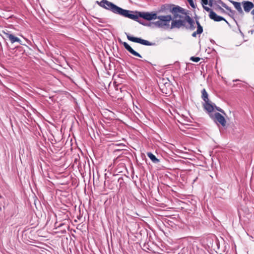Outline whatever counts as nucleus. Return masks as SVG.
<instances>
[{
  "mask_svg": "<svg viewBox=\"0 0 254 254\" xmlns=\"http://www.w3.org/2000/svg\"><path fill=\"white\" fill-rule=\"evenodd\" d=\"M98 4L105 9L112 11L113 12L120 14L126 17L129 18L134 20L137 21L139 16V12H133L130 10L124 9L107 0H102L101 2L97 1Z\"/></svg>",
  "mask_w": 254,
  "mask_h": 254,
  "instance_id": "f257e3e1",
  "label": "nucleus"
},
{
  "mask_svg": "<svg viewBox=\"0 0 254 254\" xmlns=\"http://www.w3.org/2000/svg\"><path fill=\"white\" fill-rule=\"evenodd\" d=\"M157 19L158 20L152 24L157 27L163 29L168 28L170 26V23L172 20L170 15L157 16Z\"/></svg>",
  "mask_w": 254,
  "mask_h": 254,
  "instance_id": "f03ea898",
  "label": "nucleus"
},
{
  "mask_svg": "<svg viewBox=\"0 0 254 254\" xmlns=\"http://www.w3.org/2000/svg\"><path fill=\"white\" fill-rule=\"evenodd\" d=\"M210 118L216 123L218 122L223 127L226 126V121L224 117L220 113H216L214 114H210Z\"/></svg>",
  "mask_w": 254,
  "mask_h": 254,
  "instance_id": "7ed1b4c3",
  "label": "nucleus"
},
{
  "mask_svg": "<svg viewBox=\"0 0 254 254\" xmlns=\"http://www.w3.org/2000/svg\"><path fill=\"white\" fill-rule=\"evenodd\" d=\"M1 33L4 35L3 37V38L8 39L12 44L15 42H18L20 44H22L21 43V41L18 37L14 36L12 34H10L7 30H3L1 31Z\"/></svg>",
  "mask_w": 254,
  "mask_h": 254,
  "instance_id": "20e7f679",
  "label": "nucleus"
},
{
  "mask_svg": "<svg viewBox=\"0 0 254 254\" xmlns=\"http://www.w3.org/2000/svg\"><path fill=\"white\" fill-rule=\"evenodd\" d=\"M127 35L128 40L132 42L140 43L142 45L146 46H151L153 45V44H152L151 43L147 40H143L139 38L132 37L128 34H127Z\"/></svg>",
  "mask_w": 254,
  "mask_h": 254,
  "instance_id": "39448f33",
  "label": "nucleus"
},
{
  "mask_svg": "<svg viewBox=\"0 0 254 254\" xmlns=\"http://www.w3.org/2000/svg\"><path fill=\"white\" fill-rule=\"evenodd\" d=\"M171 12L173 14L175 18H182L181 14H186L184 9L179 6L174 7L171 10Z\"/></svg>",
  "mask_w": 254,
  "mask_h": 254,
  "instance_id": "423d86ee",
  "label": "nucleus"
},
{
  "mask_svg": "<svg viewBox=\"0 0 254 254\" xmlns=\"http://www.w3.org/2000/svg\"><path fill=\"white\" fill-rule=\"evenodd\" d=\"M138 14L140 17H142L147 20L156 19L157 17V14L153 12H139Z\"/></svg>",
  "mask_w": 254,
  "mask_h": 254,
  "instance_id": "0eeeda50",
  "label": "nucleus"
},
{
  "mask_svg": "<svg viewBox=\"0 0 254 254\" xmlns=\"http://www.w3.org/2000/svg\"><path fill=\"white\" fill-rule=\"evenodd\" d=\"M184 20H174L171 22V29L177 28H179L184 25Z\"/></svg>",
  "mask_w": 254,
  "mask_h": 254,
  "instance_id": "6e6552de",
  "label": "nucleus"
},
{
  "mask_svg": "<svg viewBox=\"0 0 254 254\" xmlns=\"http://www.w3.org/2000/svg\"><path fill=\"white\" fill-rule=\"evenodd\" d=\"M209 17L211 19H213L215 21H220L221 20H224L226 22H227V21L223 17L217 15V14L213 11H210V13H209Z\"/></svg>",
  "mask_w": 254,
  "mask_h": 254,
  "instance_id": "1a4fd4ad",
  "label": "nucleus"
},
{
  "mask_svg": "<svg viewBox=\"0 0 254 254\" xmlns=\"http://www.w3.org/2000/svg\"><path fill=\"white\" fill-rule=\"evenodd\" d=\"M123 45L127 50L130 53L135 56L141 58V55L137 52H135L132 48L126 42H124Z\"/></svg>",
  "mask_w": 254,
  "mask_h": 254,
  "instance_id": "9d476101",
  "label": "nucleus"
},
{
  "mask_svg": "<svg viewBox=\"0 0 254 254\" xmlns=\"http://www.w3.org/2000/svg\"><path fill=\"white\" fill-rule=\"evenodd\" d=\"M203 107L205 110L209 113H211L214 108V106L211 104L210 101L205 102V103L203 104Z\"/></svg>",
  "mask_w": 254,
  "mask_h": 254,
  "instance_id": "9b49d317",
  "label": "nucleus"
},
{
  "mask_svg": "<svg viewBox=\"0 0 254 254\" xmlns=\"http://www.w3.org/2000/svg\"><path fill=\"white\" fill-rule=\"evenodd\" d=\"M244 9L245 11L249 12L250 10L254 7V4L250 1H244L243 2Z\"/></svg>",
  "mask_w": 254,
  "mask_h": 254,
  "instance_id": "f8f14e48",
  "label": "nucleus"
},
{
  "mask_svg": "<svg viewBox=\"0 0 254 254\" xmlns=\"http://www.w3.org/2000/svg\"><path fill=\"white\" fill-rule=\"evenodd\" d=\"M185 20L189 24V28L190 30H193L195 28V23L194 21L188 15L185 17Z\"/></svg>",
  "mask_w": 254,
  "mask_h": 254,
  "instance_id": "ddd939ff",
  "label": "nucleus"
},
{
  "mask_svg": "<svg viewBox=\"0 0 254 254\" xmlns=\"http://www.w3.org/2000/svg\"><path fill=\"white\" fill-rule=\"evenodd\" d=\"M235 8L240 13H243V11L241 7V3L238 2L231 1Z\"/></svg>",
  "mask_w": 254,
  "mask_h": 254,
  "instance_id": "4468645a",
  "label": "nucleus"
},
{
  "mask_svg": "<svg viewBox=\"0 0 254 254\" xmlns=\"http://www.w3.org/2000/svg\"><path fill=\"white\" fill-rule=\"evenodd\" d=\"M147 156L151 159V160L155 163H158L159 162V160L158 159L155 155H154L151 152H148L147 153Z\"/></svg>",
  "mask_w": 254,
  "mask_h": 254,
  "instance_id": "2eb2a0df",
  "label": "nucleus"
},
{
  "mask_svg": "<svg viewBox=\"0 0 254 254\" xmlns=\"http://www.w3.org/2000/svg\"><path fill=\"white\" fill-rule=\"evenodd\" d=\"M202 98L204 102H207L208 101H209L208 98V94L204 89H203L202 91Z\"/></svg>",
  "mask_w": 254,
  "mask_h": 254,
  "instance_id": "dca6fc26",
  "label": "nucleus"
},
{
  "mask_svg": "<svg viewBox=\"0 0 254 254\" xmlns=\"http://www.w3.org/2000/svg\"><path fill=\"white\" fill-rule=\"evenodd\" d=\"M196 24L197 25V29L196 31V33H197V34H201L203 31V28L200 25V23L198 21H196Z\"/></svg>",
  "mask_w": 254,
  "mask_h": 254,
  "instance_id": "f3484780",
  "label": "nucleus"
},
{
  "mask_svg": "<svg viewBox=\"0 0 254 254\" xmlns=\"http://www.w3.org/2000/svg\"><path fill=\"white\" fill-rule=\"evenodd\" d=\"M190 60L193 62H198L200 61V59L198 57H191L190 59Z\"/></svg>",
  "mask_w": 254,
  "mask_h": 254,
  "instance_id": "a211bd4d",
  "label": "nucleus"
},
{
  "mask_svg": "<svg viewBox=\"0 0 254 254\" xmlns=\"http://www.w3.org/2000/svg\"><path fill=\"white\" fill-rule=\"evenodd\" d=\"M117 146H118L119 147V148L116 149L115 150H124V147H125V145L123 144H120V145H117Z\"/></svg>",
  "mask_w": 254,
  "mask_h": 254,
  "instance_id": "6ab92c4d",
  "label": "nucleus"
},
{
  "mask_svg": "<svg viewBox=\"0 0 254 254\" xmlns=\"http://www.w3.org/2000/svg\"><path fill=\"white\" fill-rule=\"evenodd\" d=\"M188 2H189L190 5L193 7V8H195V4L193 2V0H188Z\"/></svg>",
  "mask_w": 254,
  "mask_h": 254,
  "instance_id": "aec40b11",
  "label": "nucleus"
},
{
  "mask_svg": "<svg viewBox=\"0 0 254 254\" xmlns=\"http://www.w3.org/2000/svg\"><path fill=\"white\" fill-rule=\"evenodd\" d=\"M203 8L206 10L207 11H208L209 12V13H210V11H212L210 8H209L207 6H204V5H203Z\"/></svg>",
  "mask_w": 254,
  "mask_h": 254,
  "instance_id": "412c9836",
  "label": "nucleus"
},
{
  "mask_svg": "<svg viewBox=\"0 0 254 254\" xmlns=\"http://www.w3.org/2000/svg\"><path fill=\"white\" fill-rule=\"evenodd\" d=\"M215 107L217 111H218L220 112L221 113H223V114H225V113L224 111L222 109H220V108L217 107H216V106H215Z\"/></svg>",
  "mask_w": 254,
  "mask_h": 254,
  "instance_id": "4be33fe9",
  "label": "nucleus"
},
{
  "mask_svg": "<svg viewBox=\"0 0 254 254\" xmlns=\"http://www.w3.org/2000/svg\"><path fill=\"white\" fill-rule=\"evenodd\" d=\"M201 1L203 5L204 4L206 5L208 4V0H201Z\"/></svg>",
  "mask_w": 254,
  "mask_h": 254,
  "instance_id": "5701e85b",
  "label": "nucleus"
},
{
  "mask_svg": "<svg viewBox=\"0 0 254 254\" xmlns=\"http://www.w3.org/2000/svg\"><path fill=\"white\" fill-rule=\"evenodd\" d=\"M197 34H198L197 33H196V31H195L192 33V36L195 37L196 36Z\"/></svg>",
  "mask_w": 254,
  "mask_h": 254,
  "instance_id": "b1692460",
  "label": "nucleus"
},
{
  "mask_svg": "<svg viewBox=\"0 0 254 254\" xmlns=\"http://www.w3.org/2000/svg\"><path fill=\"white\" fill-rule=\"evenodd\" d=\"M222 5H223V6L224 7H225V8H226L227 9H228V10H229V7H228L226 4H223Z\"/></svg>",
  "mask_w": 254,
  "mask_h": 254,
  "instance_id": "393cba45",
  "label": "nucleus"
}]
</instances>
